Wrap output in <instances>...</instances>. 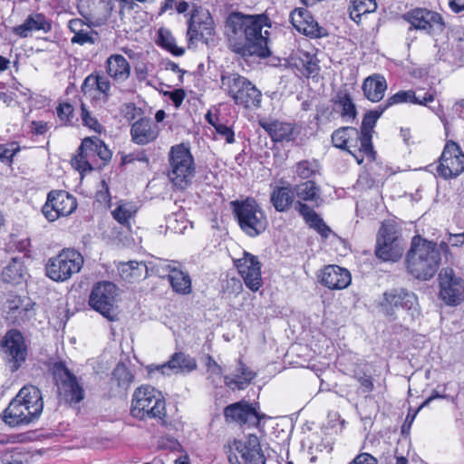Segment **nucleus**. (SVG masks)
Returning a JSON list of instances; mask_svg holds the SVG:
<instances>
[{
  "label": "nucleus",
  "instance_id": "8fccbe9b",
  "mask_svg": "<svg viewBox=\"0 0 464 464\" xmlns=\"http://www.w3.org/2000/svg\"><path fill=\"white\" fill-rule=\"evenodd\" d=\"M20 150L16 143L0 144V160L5 163H12L13 157Z\"/></svg>",
  "mask_w": 464,
  "mask_h": 464
},
{
  "label": "nucleus",
  "instance_id": "a18cd8bd",
  "mask_svg": "<svg viewBox=\"0 0 464 464\" xmlns=\"http://www.w3.org/2000/svg\"><path fill=\"white\" fill-rule=\"evenodd\" d=\"M320 166L317 160H301L296 163L295 173L302 179L310 180L313 176L319 173Z\"/></svg>",
  "mask_w": 464,
  "mask_h": 464
},
{
  "label": "nucleus",
  "instance_id": "c9c22d12",
  "mask_svg": "<svg viewBox=\"0 0 464 464\" xmlns=\"http://www.w3.org/2000/svg\"><path fill=\"white\" fill-rule=\"evenodd\" d=\"M295 195L298 198L297 201L304 203L305 201L314 202L319 207L322 201L320 198V187L313 180H306L294 187Z\"/></svg>",
  "mask_w": 464,
  "mask_h": 464
},
{
  "label": "nucleus",
  "instance_id": "a19ab883",
  "mask_svg": "<svg viewBox=\"0 0 464 464\" xmlns=\"http://www.w3.org/2000/svg\"><path fill=\"white\" fill-rule=\"evenodd\" d=\"M376 9L375 0H352L349 7L350 17L358 24L362 14L372 13Z\"/></svg>",
  "mask_w": 464,
  "mask_h": 464
},
{
  "label": "nucleus",
  "instance_id": "a878e982",
  "mask_svg": "<svg viewBox=\"0 0 464 464\" xmlns=\"http://www.w3.org/2000/svg\"><path fill=\"white\" fill-rule=\"evenodd\" d=\"M295 209L303 218L308 227L315 230L324 240H326L331 234H334L331 227L324 220L306 203L296 201Z\"/></svg>",
  "mask_w": 464,
  "mask_h": 464
},
{
  "label": "nucleus",
  "instance_id": "aec40b11",
  "mask_svg": "<svg viewBox=\"0 0 464 464\" xmlns=\"http://www.w3.org/2000/svg\"><path fill=\"white\" fill-rule=\"evenodd\" d=\"M197 368V361L195 358L182 352L173 353L168 362L159 365H151L149 367V372H160L162 375H171L179 373H188Z\"/></svg>",
  "mask_w": 464,
  "mask_h": 464
},
{
  "label": "nucleus",
  "instance_id": "cd10ccee",
  "mask_svg": "<svg viewBox=\"0 0 464 464\" xmlns=\"http://www.w3.org/2000/svg\"><path fill=\"white\" fill-rule=\"evenodd\" d=\"M259 125L268 133L274 142H289L295 140L296 133L294 125L279 121H267L260 120Z\"/></svg>",
  "mask_w": 464,
  "mask_h": 464
},
{
  "label": "nucleus",
  "instance_id": "6e6d98bb",
  "mask_svg": "<svg viewBox=\"0 0 464 464\" xmlns=\"http://www.w3.org/2000/svg\"><path fill=\"white\" fill-rule=\"evenodd\" d=\"M162 46L165 47L168 51L177 56H181L184 53V49L178 47L175 44V40L170 36L167 35L166 37L160 33V34Z\"/></svg>",
  "mask_w": 464,
  "mask_h": 464
},
{
  "label": "nucleus",
  "instance_id": "0eeeda50",
  "mask_svg": "<svg viewBox=\"0 0 464 464\" xmlns=\"http://www.w3.org/2000/svg\"><path fill=\"white\" fill-rule=\"evenodd\" d=\"M130 413L140 420L162 419L165 416V401L160 392L150 385L137 388L132 395Z\"/></svg>",
  "mask_w": 464,
  "mask_h": 464
},
{
  "label": "nucleus",
  "instance_id": "f8f14e48",
  "mask_svg": "<svg viewBox=\"0 0 464 464\" xmlns=\"http://www.w3.org/2000/svg\"><path fill=\"white\" fill-rule=\"evenodd\" d=\"M116 285L111 282L96 284L92 289L89 304L109 321H115L118 316L115 306Z\"/></svg>",
  "mask_w": 464,
  "mask_h": 464
},
{
  "label": "nucleus",
  "instance_id": "49530a36",
  "mask_svg": "<svg viewBox=\"0 0 464 464\" xmlns=\"http://www.w3.org/2000/svg\"><path fill=\"white\" fill-rule=\"evenodd\" d=\"M34 316V303L29 298L25 303L17 309L16 313H13L9 317L13 319L14 323L23 324L29 322Z\"/></svg>",
  "mask_w": 464,
  "mask_h": 464
},
{
  "label": "nucleus",
  "instance_id": "4be33fe9",
  "mask_svg": "<svg viewBox=\"0 0 464 464\" xmlns=\"http://www.w3.org/2000/svg\"><path fill=\"white\" fill-rule=\"evenodd\" d=\"M382 305L387 309L401 308L413 315L418 311V299L413 292L404 288H392L384 292Z\"/></svg>",
  "mask_w": 464,
  "mask_h": 464
},
{
  "label": "nucleus",
  "instance_id": "bb28decb",
  "mask_svg": "<svg viewBox=\"0 0 464 464\" xmlns=\"http://www.w3.org/2000/svg\"><path fill=\"white\" fill-rule=\"evenodd\" d=\"M52 30V22L42 13L30 14L22 24L14 26L12 32L21 38H26L34 31L49 33Z\"/></svg>",
  "mask_w": 464,
  "mask_h": 464
},
{
  "label": "nucleus",
  "instance_id": "69168bd1",
  "mask_svg": "<svg viewBox=\"0 0 464 464\" xmlns=\"http://www.w3.org/2000/svg\"><path fill=\"white\" fill-rule=\"evenodd\" d=\"M31 130L34 134L43 135L47 131L48 125L46 122L42 121H34L31 123Z\"/></svg>",
  "mask_w": 464,
  "mask_h": 464
},
{
  "label": "nucleus",
  "instance_id": "6ab92c4d",
  "mask_svg": "<svg viewBox=\"0 0 464 464\" xmlns=\"http://www.w3.org/2000/svg\"><path fill=\"white\" fill-rule=\"evenodd\" d=\"M404 17L411 27L425 31L430 34L436 31L441 32L445 25L443 18L439 13L427 8H415L407 13Z\"/></svg>",
  "mask_w": 464,
  "mask_h": 464
},
{
  "label": "nucleus",
  "instance_id": "79ce46f5",
  "mask_svg": "<svg viewBox=\"0 0 464 464\" xmlns=\"http://www.w3.org/2000/svg\"><path fill=\"white\" fill-rule=\"evenodd\" d=\"M137 212L136 206L131 202L121 201L116 208L111 212L115 220L121 225H128L130 219Z\"/></svg>",
  "mask_w": 464,
  "mask_h": 464
},
{
  "label": "nucleus",
  "instance_id": "c03bdc74",
  "mask_svg": "<svg viewBox=\"0 0 464 464\" xmlns=\"http://www.w3.org/2000/svg\"><path fill=\"white\" fill-rule=\"evenodd\" d=\"M112 382H116L118 387L127 389L133 381V375L124 363H118L112 372Z\"/></svg>",
  "mask_w": 464,
  "mask_h": 464
},
{
  "label": "nucleus",
  "instance_id": "a211bd4d",
  "mask_svg": "<svg viewBox=\"0 0 464 464\" xmlns=\"http://www.w3.org/2000/svg\"><path fill=\"white\" fill-rule=\"evenodd\" d=\"M235 266L245 285L253 292H256L262 285L261 263L256 256L246 251L243 256L235 260Z\"/></svg>",
  "mask_w": 464,
  "mask_h": 464
},
{
  "label": "nucleus",
  "instance_id": "ea45409f",
  "mask_svg": "<svg viewBox=\"0 0 464 464\" xmlns=\"http://www.w3.org/2000/svg\"><path fill=\"white\" fill-rule=\"evenodd\" d=\"M383 184V177H381L375 167H371L369 169L362 171L356 181V188L358 190H368L374 188H379Z\"/></svg>",
  "mask_w": 464,
  "mask_h": 464
},
{
  "label": "nucleus",
  "instance_id": "423d86ee",
  "mask_svg": "<svg viewBox=\"0 0 464 464\" xmlns=\"http://www.w3.org/2000/svg\"><path fill=\"white\" fill-rule=\"evenodd\" d=\"M168 177L179 189L187 188L195 176V163L189 148L183 143L172 146L169 152Z\"/></svg>",
  "mask_w": 464,
  "mask_h": 464
},
{
  "label": "nucleus",
  "instance_id": "5fc2aeb1",
  "mask_svg": "<svg viewBox=\"0 0 464 464\" xmlns=\"http://www.w3.org/2000/svg\"><path fill=\"white\" fill-rule=\"evenodd\" d=\"M93 31L92 30H85L83 29L81 32L74 34L72 38L71 39L72 44H78L80 45H83L85 44H94L95 39L92 37Z\"/></svg>",
  "mask_w": 464,
  "mask_h": 464
},
{
  "label": "nucleus",
  "instance_id": "4d7b16f0",
  "mask_svg": "<svg viewBox=\"0 0 464 464\" xmlns=\"http://www.w3.org/2000/svg\"><path fill=\"white\" fill-rule=\"evenodd\" d=\"M224 380L225 384L233 390H243L249 384V382L243 379V376H241L240 374L237 375L235 378L225 376Z\"/></svg>",
  "mask_w": 464,
  "mask_h": 464
},
{
  "label": "nucleus",
  "instance_id": "7c9ffc66",
  "mask_svg": "<svg viewBox=\"0 0 464 464\" xmlns=\"http://www.w3.org/2000/svg\"><path fill=\"white\" fill-rule=\"evenodd\" d=\"M332 142L334 147L353 154L352 149L358 148V142L361 143L360 132L353 127H341L333 132Z\"/></svg>",
  "mask_w": 464,
  "mask_h": 464
},
{
  "label": "nucleus",
  "instance_id": "13d9d810",
  "mask_svg": "<svg viewBox=\"0 0 464 464\" xmlns=\"http://www.w3.org/2000/svg\"><path fill=\"white\" fill-rule=\"evenodd\" d=\"M82 120L85 126L89 127L93 130H98L101 128L98 121L92 117L84 104H82Z\"/></svg>",
  "mask_w": 464,
  "mask_h": 464
},
{
  "label": "nucleus",
  "instance_id": "72a5a7b5",
  "mask_svg": "<svg viewBox=\"0 0 464 464\" xmlns=\"http://www.w3.org/2000/svg\"><path fill=\"white\" fill-rule=\"evenodd\" d=\"M295 196L294 188L290 184L276 187L270 195V201L277 212H285L293 205Z\"/></svg>",
  "mask_w": 464,
  "mask_h": 464
},
{
  "label": "nucleus",
  "instance_id": "c756f323",
  "mask_svg": "<svg viewBox=\"0 0 464 464\" xmlns=\"http://www.w3.org/2000/svg\"><path fill=\"white\" fill-rule=\"evenodd\" d=\"M162 268L168 272V280L176 294L187 295L192 292V283L188 273L172 264H164Z\"/></svg>",
  "mask_w": 464,
  "mask_h": 464
},
{
  "label": "nucleus",
  "instance_id": "473e14b6",
  "mask_svg": "<svg viewBox=\"0 0 464 464\" xmlns=\"http://www.w3.org/2000/svg\"><path fill=\"white\" fill-rule=\"evenodd\" d=\"M108 74L117 82H124L130 74V66L121 54H112L106 61Z\"/></svg>",
  "mask_w": 464,
  "mask_h": 464
},
{
  "label": "nucleus",
  "instance_id": "ddd939ff",
  "mask_svg": "<svg viewBox=\"0 0 464 464\" xmlns=\"http://www.w3.org/2000/svg\"><path fill=\"white\" fill-rule=\"evenodd\" d=\"M439 162V176L444 179H455L464 171V152L457 142L448 140Z\"/></svg>",
  "mask_w": 464,
  "mask_h": 464
},
{
  "label": "nucleus",
  "instance_id": "9d476101",
  "mask_svg": "<svg viewBox=\"0 0 464 464\" xmlns=\"http://www.w3.org/2000/svg\"><path fill=\"white\" fill-rule=\"evenodd\" d=\"M229 464H266L259 439L249 434L246 440H233L228 455Z\"/></svg>",
  "mask_w": 464,
  "mask_h": 464
},
{
  "label": "nucleus",
  "instance_id": "58836bf2",
  "mask_svg": "<svg viewBox=\"0 0 464 464\" xmlns=\"http://www.w3.org/2000/svg\"><path fill=\"white\" fill-rule=\"evenodd\" d=\"M94 89L103 94L104 101L109 100L111 82L105 76L92 73L85 78L82 85V92H87Z\"/></svg>",
  "mask_w": 464,
  "mask_h": 464
},
{
  "label": "nucleus",
  "instance_id": "09e8293b",
  "mask_svg": "<svg viewBox=\"0 0 464 464\" xmlns=\"http://www.w3.org/2000/svg\"><path fill=\"white\" fill-rule=\"evenodd\" d=\"M353 377L360 383V388L363 393L372 392L374 385L371 374L362 372L361 369H356Z\"/></svg>",
  "mask_w": 464,
  "mask_h": 464
},
{
  "label": "nucleus",
  "instance_id": "2f4dec72",
  "mask_svg": "<svg viewBox=\"0 0 464 464\" xmlns=\"http://www.w3.org/2000/svg\"><path fill=\"white\" fill-rule=\"evenodd\" d=\"M364 96L372 102H380L387 90V82L381 74L367 77L362 83Z\"/></svg>",
  "mask_w": 464,
  "mask_h": 464
},
{
  "label": "nucleus",
  "instance_id": "393cba45",
  "mask_svg": "<svg viewBox=\"0 0 464 464\" xmlns=\"http://www.w3.org/2000/svg\"><path fill=\"white\" fill-rule=\"evenodd\" d=\"M351 274L346 268L336 265L325 266L321 275V284L332 290L346 288L351 284Z\"/></svg>",
  "mask_w": 464,
  "mask_h": 464
},
{
  "label": "nucleus",
  "instance_id": "052dcab7",
  "mask_svg": "<svg viewBox=\"0 0 464 464\" xmlns=\"http://www.w3.org/2000/svg\"><path fill=\"white\" fill-rule=\"evenodd\" d=\"M96 155L104 162L107 163L111 159V151L108 149L106 144L100 139L96 149Z\"/></svg>",
  "mask_w": 464,
  "mask_h": 464
},
{
  "label": "nucleus",
  "instance_id": "39448f33",
  "mask_svg": "<svg viewBox=\"0 0 464 464\" xmlns=\"http://www.w3.org/2000/svg\"><path fill=\"white\" fill-rule=\"evenodd\" d=\"M221 88L234 101L246 109L258 108L262 93L247 78L238 73H227L221 76Z\"/></svg>",
  "mask_w": 464,
  "mask_h": 464
},
{
  "label": "nucleus",
  "instance_id": "e433bc0d",
  "mask_svg": "<svg viewBox=\"0 0 464 464\" xmlns=\"http://www.w3.org/2000/svg\"><path fill=\"white\" fill-rule=\"evenodd\" d=\"M121 278L128 282H135L148 276V267L144 262L129 261L119 266Z\"/></svg>",
  "mask_w": 464,
  "mask_h": 464
},
{
  "label": "nucleus",
  "instance_id": "5701e85b",
  "mask_svg": "<svg viewBox=\"0 0 464 464\" xmlns=\"http://www.w3.org/2000/svg\"><path fill=\"white\" fill-rule=\"evenodd\" d=\"M224 417L227 422L253 426L257 425L261 419L256 410L245 401H240L227 406L224 409Z\"/></svg>",
  "mask_w": 464,
  "mask_h": 464
},
{
  "label": "nucleus",
  "instance_id": "680f3d73",
  "mask_svg": "<svg viewBox=\"0 0 464 464\" xmlns=\"http://www.w3.org/2000/svg\"><path fill=\"white\" fill-rule=\"evenodd\" d=\"M349 464H378V460L370 453H361L358 454Z\"/></svg>",
  "mask_w": 464,
  "mask_h": 464
},
{
  "label": "nucleus",
  "instance_id": "3c124183",
  "mask_svg": "<svg viewBox=\"0 0 464 464\" xmlns=\"http://www.w3.org/2000/svg\"><path fill=\"white\" fill-rule=\"evenodd\" d=\"M214 129L217 134L221 139H224L227 143L232 144L235 142V132L231 126H227L221 121L220 122H217L216 125H214Z\"/></svg>",
  "mask_w": 464,
  "mask_h": 464
},
{
  "label": "nucleus",
  "instance_id": "7ed1b4c3",
  "mask_svg": "<svg viewBox=\"0 0 464 464\" xmlns=\"http://www.w3.org/2000/svg\"><path fill=\"white\" fill-rule=\"evenodd\" d=\"M44 408L41 391L34 385L24 386L3 412L4 421L11 427L37 420Z\"/></svg>",
  "mask_w": 464,
  "mask_h": 464
},
{
  "label": "nucleus",
  "instance_id": "4c0bfd02",
  "mask_svg": "<svg viewBox=\"0 0 464 464\" xmlns=\"http://www.w3.org/2000/svg\"><path fill=\"white\" fill-rule=\"evenodd\" d=\"M332 102L340 108V113L343 118L355 119L357 114L356 108L347 89L339 90L332 99Z\"/></svg>",
  "mask_w": 464,
  "mask_h": 464
},
{
  "label": "nucleus",
  "instance_id": "b1692460",
  "mask_svg": "<svg viewBox=\"0 0 464 464\" xmlns=\"http://www.w3.org/2000/svg\"><path fill=\"white\" fill-rule=\"evenodd\" d=\"M384 111L385 107H382V104L377 109L367 111L362 121L361 131H359L361 136V148L359 150L372 160H375L376 156L372 143V133L378 119Z\"/></svg>",
  "mask_w": 464,
  "mask_h": 464
},
{
  "label": "nucleus",
  "instance_id": "f704fd0d",
  "mask_svg": "<svg viewBox=\"0 0 464 464\" xmlns=\"http://www.w3.org/2000/svg\"><path fill=\"white\" fill-rule=\"evenodd\" d=\"M100 139L97 137H88L82 140L81 146L78 149V154L74 157V160L78 168L83 170L92 169L88 160L96 155V149Z\"/></svg>",
  "mask_w": 464,
  "mask_h": 464
},
{
  "label": "nucleus",
  "instance_id": "f03ea898",
  "mask_svg": "<svg viewBox=\"0 0 464 464\" xmlns=\"http://www.w3.org/2000/svg\"><path fill=\"white\" fill-rule=\"evenodd\" d=\"M449 250L448 243L427 240L420 236H414L411 248L406 256L408 272L417 279L429 280L438 271L441 254Z\"/></svg>",
  "mask_w": 464,
  "mask_h": 464
},
{
  "label": "nucleus",
  "instance_id": "37998d69",
  "mask_svg": "<svg viewBox=\"0 0 464 464\" xmlns=\"http://www.w3.org/2000/svg\"><path fill=\"white\" fill-rule=\"evenodd\" d=\"M3 279L6 283L18 284L24 276V266L21 262L13 259L3 270Z\"/></svg>",
  "mask_w": 464,
  "mask_h": 464
},
{
  "label": "nucleus",
  "instance_id": "9b49d317",
  "mask_svg": "<svg viewBox=\"0 0 464 464\" xmlns=\"http://www.w3.org/2000/svg\"><path fill=\"white\" fill-rule=\"evenodd\" d=\"M403 239L392 225H382L378 232L375 256L382 261H398L404 252Z\"/></svg>",
  "mask_w": 464,
  "mask_h": 464
},
{
  "label": "nucleus",
  "instance_id": "bf43d9fd",
  "mask_svg": "<svg viewBox=\"0 0 464 464\" xmlns=\"http://www.w3.org/2000/svg\"><path fill=\"white\" fill-rule=\"evenodd\" d=\"M165 95H168L172 101L174 106L179 108L186 97V92L183 89H176L173 92H166Z\"/></svg>",
  "mask_w": 464,
  "mask_h": 464
},
{
  "label": "nucleus",
  "instance_id": "6e6552de",
  "mask_svg": "<svg viewBox=\"0 0 464 464\" xmlns=\"http://www.w3.org/2000/svg\"><path fill=\"white\" fill-rule=\"evenodd\" d=\"M83 265L82 254L75 249H63L46 264V276L55 282H64L80 272Z\"/></svg>",
  "mask_w": 464,
  "mask_h": 464
},
{
  "label": "nucleus",
  "instance_id": "774afa93",
  "mask_svg": "<svg viewBox=\"0 0 464 464\" xmlns=\"http://www.w3.org/2000/svg\"><path fill=\"white\" fill-rule=\"evenodd\" d=\"M207 359H208V361H207L206 365H207L208 371L213 374L221 375L222 374L221 366L219 364H218V362L210 355H208Z\"/></svg>",
  "mask_w": 464,
  "mask_h": 464
},
{
  "label": "nucleus",
  "instance_id": "20e7f679",
  "mask_svg": "<svg viewBox=\"0 0 464 464\" xmlns=\"http://www.w3.org/2000/svg\"><path fill=\"white\" fill-rule=\"evenodd\" d=\"M230 206L241 230L250 237L261 235L267 227V218L253 198L230 202Z\"/></svg>",
  "mask_w": 464,
  "mask_h": 464
},
{
  "label": "nucleus",
  "instance_id": "412c9836",
  "mask_svg": "<svg viewBox=\"0 0 464 464\" xmlns=\"http://www.w3.org/2000/svg\"><path fill=\"white\" fill-rule=\"evenodd\" d=\"M290 21L299 33L310 38H322L328 34L324 27L318 24L307 9L296 8L292 11Z\"/></svg>",
  "mask_w": 464,
  "mask_h": 464
},
{
  "label": "nucleus",
  "instance_id": "c85d7f7f",
  "mask_svg": "<svg viewBox=\"0 0 464 464\" xmlns=\"http://www.w3.org/2000/svg\"><path fill=\"white\" fill-rule=\"evenodd\" d=\"M130 135L136 144L145 145L157 139L159 129L150 119L140 118L132 124Z\"/></svg>",
  "mask_w": 464,
  "mask_h": 464
},
{
  "label": "nucleus",
  "instance_id": "e2e57ef3",
  "mask_svg": "<svg viewBox=\"0 0 464 464\" xmlns=\"http://www.w3.org/2000/svg\"><path fill=\"white\" fill-rule=\"evenodd\" d=\"M304 73L307 77L317 74L319 66L317 63L309 55H306V61L304 63Z\"/></svg>",
  "mask_w": 464,
  "mask_h": 464
},
{
  "label": "nucleus",
  "instance_id": "864d4df0",
  "mask_svg": "<svg viewBox=\"0 0 464 464\" xmlns=\"http://www.w3.org/2000/svg\"><path fill=\"white\" fill-rule=\"evenodd\" d=\"M1 464H23L21 452L16 449L5 451L0 457Z\"/></svg>",
  "mask_w": 464,
  "mask_h": 464
},
{
  "label": "nucleus",
  "instance_id": "603ef678",
  "mask_svg": "<svg viewBox=\"0 0 464 464\" xmlns=\"http://www.w3.org/2000/svg\"><path fill=\"white\" fill-rule=\"evenodd\" d=\"M73 111V107L69 103L60 104L57 108V115L64 125L72 124Z\"/></svg>",
  "mask_w": 464,
  "mask_h": 464
},
{
  "label": "nucleus",
  "instance_id": "de8ad7c7",
  "mask_svg": "<svg viewBox=\"0 0 464 464\" xmlns=\"http://www.w3.org/2000/svg\"><path fill=\"white\" fill-rule=\"evenodd\" d=\"M415 99V92L411 90L410 91H400L395 94L389 97L384 104H382V107H385V111L393 106L395 104L402 103V102H411V100Z\"/></svg>",
  "mask_w": 464,
  "mask_h": 464
},
{
  "label": "nucleus",
  "instance_id": "0e129e2a",
  "mask_svg": "<svg viewBox=\"0 0 464 464\" xmlns=\"http://www.w3.org/2000/svg\"><path fill=\"white\" fill-rule=\"evenodd\" d=\"M27 298L22 299L20 296H14L12 299L8 300V314L9 316L13 313H16L17 309L19 310L20 306H22Z\"/></svg>",
  "mask_w": 464,
  "mask_h": 464
},
{
  "label": "nucleus",
  "instance_id": "4468645a",
  "mask_svg": "<svg viewBox=\"0 0 464 464\" xmlns=\"http://www.w3.org/2000/svg\"><path fill=\"white\" fill-rule=\"evenodd\" d=\"M5 361L10 364L12 372H16L25 362L27 346L20 331L9 330L0 343Z\"/></svg>",
  "mask_w": 464,
  "mask_h": 464
},
{
  "label": "nucleus",
  "instance_id": "338daca9",
  "mask_svg": "<svg viewBox=\"0 0 464 464\" xmlns=\"http://www.w3.org/2000/svg\"><path fill=\"white\" fill-rule=\"evenodd\" d=\"M238 372H240V375L243 376V379L247 381L249 383L251 381L256 377V373L249 370L243 362L242 361L238 362Z\"/></svg>",
  "mask_w": 464,
  "mask_h": 464
},
{
  "label": "nucleus",
  "instance_id": "f3484780",
  "mask_svg": "<svg viewBox=\"0 0 464 464\" xmlns=\"http://www.w3.org/2000/svg\"><path fill=\"white\" fill-rule=\"evenodd\" d=\"M188 37L189 41H204L214 34V21L208 10L195 7L188 20Z\"/></svg>",
  "mask_w": 464,
  "mask_h": 464
},
{
  "label": "nucleus",
  "instance_id": "2eb2a0df",
  "mask_svg": "<svg viewBox=\"0 0 464 464\" xmlns=\"http://www.w3.org/2000/svg\"><path fill=\"white\" fill-rule=\"evenodd\" d=\"M439 296L448 305L456 306L464 300V278L452 268H443L439 274Z\"/></svg>",
  "mask_w": 464,
  "mask_h": 464
},
{
  "label": "nucleus",
  "instance_id": "1a4fd4ad",
  "mask_svg": "<svg viewBox=\"0 0 464 464\" xmlns=\"http://www.w3.org/2000/svg\"><path fill=\"white\" fill-rule=\"evenodd\" d=\"M51 370L58 388L59 396L71 405L80 403L84 399L85 392L79 383L77 377L70 372L63 362H54Z\"/></svg>",
  "mask_w": 464,
  "mask_h": 464
},
{
  "label": "nucleus",
  "instance_id": "f257e3e1",
  "mask_svg": "<svg viewBox=\"0 0 464 464\" xmlns=\"http://www.w3.org/2000/svg\"><path fill=\"white\" fill-rule=\"evenodd\" d=\"M268 21L265 14L252 15L240 12L229 14L226 21V29L231 51L244 58L269 57V33L267 30L263 31Z\"/></svg>",
  "mask_w": 464,
  "mask_h": 464
},
{
  "label": "nucleus",
  "instance_id": "dca6fc26",
  "mask_svg": "<svg viewBox=\"0 0 464 464\" xmlns=\"http://www.w3.org/2000/svg\"><path fill=\"white\" fill-rule=\"evenodd\" d=\"M77 208L73 196L64 190H52L47 195V200L42 208V212L50 222L60 217L72 214Z\"/></svg>",
  "mask_w": 464,
  "mask_h": 464
}]
</instances>
